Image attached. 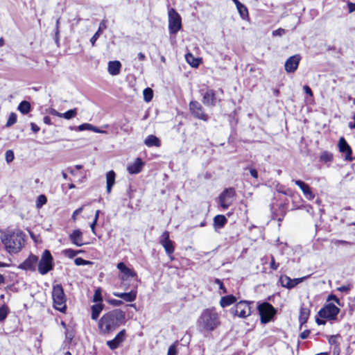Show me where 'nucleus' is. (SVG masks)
Returning <instances> with one entry per match:
<instances>
[{"mask_svg": "<svg viewBox=\"0 0 355 355\" xmlns=\"http://www.w3.org/2000/svg\"><path fill=\"white\" fill-rule=\"evenodd\" d=\"M37 262V257L35 255L31 254L19 266V268L25 270H34Z\"/></svg>", "mask_w": 355, "mask_h": 355, "instance_id": "nucleus-16", "label": "nucleus"}, {"mask_svg": "<svg viewBox=\"0 0 355 355\" xmlns=\"http://www.w3.org/2000/svg\"><path fill=\"white\" fill-rule=\"evenodd\" d=\"M181 17L175 9L168 11V28L171 33L175 34L181 28Z\"/></svg>", "mask_w": 355, "mask_h": 355, "instance_id": "nucleus-8", "label": "nucleus"}, {"mask_svg": "<svg viewBox=\"0 0 355 355\" xmlns=\"http://www.w3.org/2000/svg\"><path fill=\"white\" fill-rule=\"evenodd\" d=\"M295 184L300 188L304 195L308 200H311L314 198L315 195L313 193L311 188L307 184L302 180H295Z\"/></svg>", "mask_w": 355, "mask_h": 355, "instance_id": "nucleus-18", "label": "nucleus"}, {"mask_svg": "<svg viewBox=\"0 0 355 355\" xmlns=\"http://www.w3.org/2000/svg\"><path fill=\"white\" fill-rule=\"evenodd\" d=\"M236 8H237L241 17L243 19H245L248 16V11L246 6H245L241 3H240L239 5L236 6Z\"/></svg>", "mask_w": 355, "mask_h": 355, "instance_id": "nucleus-35", "label": "nucleus"}, {"mask_svg": "<svg viewBox=\"0 0 355 355\" xmlns=\"http://www.w3.org/2000/svg\"><path fill=\"white\" fill-rule=\"evenodd\" d=\"M117 268L123 274L121 279L123 280L128 279L129 277H137V274L132 269L128 268L123 262L117 264Z\"/></svg>", "mask_w": 355, "mask_h": 355, "instance_id": "nucleus-17", "label": "nucleus"}, {"mask_svg": "<svg viewBox=\"0 0 355 355\" xmlns=\"http://www.w3.org/2000/svg\"><path fill=\"white\" fill-rule=\"evenodd\" d=\"M31 130L34 132H37L39 130H40V128L39 126H37L35 123H31Z\"/></svg>", "mask_w": 355, "mask_h": 355, "instance_id": "nucleus-61", "label": "nucleus"}, {"mask_svg": "<svg viewBox=\"0 0 355 355\" xmlns=\"http://www.w3.org/2000/svg\"><path fill=\"white\" fill-rule=\"evenodd\" d=\"M234 196L235 191L233 188L225 189L219 196V205L223 209H227L232 204Z\"/></svg>", "mask_w": 355, "mask_h": 355, "instance_id": "nucleus-10", "label": "nucleus"}, {"mask_svg": "<svg viewBox=\"0 0 355 355\" xmlns=\"http://www.w3.org/2000/svg\"><path fill=\"white\" fill-rule=\"evenodd\" d=\"M250 173L251 175H252L253 178H256V179L258 178V172L257 171V170H256V169H254V168H251V169L250 170Z\"/></svg>", "mask_w": 355, "mask_h": 355, "instance_id": "nucleus-62", "label": "nucleus"}, {"mask_svg": "<svg viewBox=\"0 0 355 355\" xmlns=\"http://www.w3.org/2000/svg\"><path fill=\"white\" fill-rule=\"evenodd\" d=\"M17 114L14 112H12L8 117V119L6 123V126L10 127L15 124L17 122Z\"/></svg>", "mask_w": 355, "mask_h": 355, "instance_id": "nucleus-42", "label": "nucleus"}, {"mask_svg": "<svg viewBox=\"0 0 355 355\" xmlns=\"http://www.w3.org/2000/svg\"><path fill=\"white\" fill-rule=\"evenodd\" d=\"M76 129L79 131L91 130V131H93V132H97V133H102V134L107 133L106 131L102 130L99 129L98 128L94 126L93 125H92L90 123H83V124L80 125L79 126H78L76 128Z\"/></svg>", "mask_w": 355, "mask_h": 355, "instance_id": "nucleus-26", "label": "nucleus"}, {"mask_svg": "<svg viewBox=\"0 0 355 355\" xmlns=\"http://www.w3.org/2000/svg\"><path fill=\"white\" fill-rule=\"evenodd\" d=\"M300 61V55H295L290 57L288 59L286 60L284 64L286 71L288 73L294 72L297 69Z\"/></svg>", "mask_w": 355, "mask_h": 355, "instance_id": "nucleus-15", "label": "nucleus"}, {"mask_svg": "<svg viewBox=\"0 0 355 355\" xmlns=\"http://www.w3.org/2000/svg\"><path fill=\"white\" fill-rule=\"evenodd\" d=\"M334 243L336 245H351L352 243L344 240H336Z\"/></svg>", "mask_w": 355, "mask_h": 355, "instance_id": "nucleus-51", "label": "nucleus"}, {"mask_svg": "<svg viewBox=\"0 0 355 355\" xmlns=\"http://www.w3.org/2000/svg\"><path fill=\"white\" fill-rule=\"evenodd\" d=\"M76 266H85L91 264L89 261L85 260L80 257L76 258L74 261Z\"/></svg>", "mask_w": 355, "mask_h": 355, "instance_id": "nucleus-46", "label": "nucleus"}, {"mask_svg": "<svg viewBox=\"0 0 355 355\" xmlns=\"http://www.w3.org/2000/svg\"><path fill=\"white\" fill-rule=\"evenodd\" d=\"M1 241L9 253H17L22 248L24 239L21 232H10L3 236Z\"/></svg>", "mask_w": 355, "mask_h": 355, "instance_id": "nucleus-3", "label": "nucleus"}, {"mask_svg": "<svg viewBox=\"0 0 355 355\" xmlns=\"http://www.w3.org/2000/svg\"><path fill=\"white\" fill-rule=\"evenodd\" d=\"M338 147L340 151L346 155L347 159L351 156L352 149L343 137L339 139Z\"/></svg>", "mask_w": 355, "mask_h": 355, "instance_id": "nucleus-24", "label": "nucleus"}, {"mask_svg": "<svg viewBox=\"0 0 355 355\" xmlns=\"http://www.w3.org/2000/svg\"><path fill=\"white\" fill-rule=\"evenodd\" d=\"M52 297L55 309L60 312H64L67 309L66 297L61 285L57 284L53 286Z\"/></svg>", "mask_w": 355, "mask_h": 355, "instance_id": "nucleus-4", "label": "nucleus"}, {"mask_svg": "<svg viewBox=\"0 0 355 355\" xmlns=\"http://www.w3.org/2000/svg\"><path fill=\"white\" fill-rule=\"evenodd\" d=\"M339 312L340 309L338 307L331 303H329L319 311L318 315L322 318L335 320Z\"/></svg>", "mask_w": 355, "mask_h": 355, "instance_id": "nucleus-9", "label": "nucleus"}, {"mask_svg": "<svg viewBox=\"0 0 355 355\" xmlns=\"http://www.w3.org/2000/svg\"><path fill=\"white\" fill-rule=\"evenodd\" d=\"M144 163L140 158H137L135 162L128 166L127 170L130 174H137L142 170Z\"/></svg>", "mask_w": 355, "mask_h": 355, "instance_id": "nucleus-20", "label": "nucleus"}, {"mask_svg": "<svg viewBox=\"0 0 355 355\" xmlns=\"http://www.w3.org/2000/svg\"><path fill=\"white\" fill-rule=\"evenodd\" d=\"M80 251H76L71 249H68L64 251V253L66 255H67L69 257L72 258L75 256H76Z\"/></svg>", "mask_w": 355, "mask_h": 355, "instance_id": "nucleus-47", "label": "nucleus"}, {"mask_svg": "<svg viewBox=\"0 0 355 355\" xmlns=\"http://www.w3.org/2000/svg\"><path fill=\"white\" fill-rule=\"evenodd\" d=\"M220 324V315L214 307L204 309L197 320V327L200 332H211Z\"/></svg>", "mask_w": 355, "mask_h": 355, "instance_id": "nucleus-2", "label": "nucleus"}, {"mask_svg": "<svg viewBox=\"0 0 355 355\" xmlns=\"http://www.w3.org/2000/svg\"><path fill=\"white\" fill-rule=\"evenodd\" d=\"M310 315V310L304 306H301L299 315V321L301 325L306 322Z\"/></svg>", "mask_w": 355, "mask_h": 355, "instance_id": "nucleus-31", "label": "nucleus"}, {"mask_svg": "<svg viewBox=\"0 0 355 355\" xmlns=\"http://www.w3.org/2000/svg\"><path fill=\"white\" fill-rule=\"evenodd\" d=\"M251 302L248 301H240L230 310L231 313L239 318H245L251 314Z\"/></svg>", "mask_w": 355, "mask_h": 355, "instance_id": "nucleus-6", "label": "nucleus"}, {"mask_svg": "<svg viewBox=\"0 0 355 355\" xmlns=\"http://www.w3.org/2000/svg\"><path fill=\"white\" fill-rule=\"evenodd\" d=\"M189 110L191 114L195 118L202 120L204 121H207L208 120V115L205 113L203 107L198 101H191L189 103Z\"/></svg>", "mask_w": 355, "mask_h": 355, "instance_id": "nucleus-11", "label": "nucleus"}, {"mask_svg": "<svg viewBox=\"0 0 355 355\" xmlns=\"http://www.w3.org/2000/svg\"><path fill=\"white\" fill-rule=\"evenodd\" d=\"M125 313L121 309H114L105 313L98 322L99 332L108 334L125 322Z\"/></svg>", "mask_w": 355, "mask_h": 355, "instance_id": "nucleus-1", "label": "nucleus"}, {"mask_svg": "<svg viewBox=\"0 0 355 355\" xmlns=\"http://www.w3.org/2000/svg\"><path fill=\"white\" fill-rule=\"evenodd\" d=\"M104 308V305L102 303H98L94 305H92L91 307L92 309V315L91 318L94 320H96L99 317L100 313L103 311Z\"/></svg>", "mask_w": 355, "mask_h": 355, "instance_id": "nucleus-27", "label": "nucleus"}, {"mask_svg": "<svg viewBox=\"0 0 355 355\" xmlns=\"http://www.w3.org/2000/svg\"><path fill=\"white\" fill-rule=\"evenodd\" d=\"M15 158L14 153L12 150H8L5 153V159L7 163H10Z\"/></svg>", "mask_w": 355, "mask_h": 355, "instance_id": "nucleus-43", "label": "nucleus"}, {"mask_svg": "<svg viewBox=\"0 0 355 355\" xmlns=\"http://www.w3.org/2000/svg\"><path fill=\"white\" fill-rule=\"evenodd\" d=\"M334 300L338 304H340V300L337 298V297L334 295H330L328 296L327 301Z\"/></svg>", "mask_w": 355, "mask_h": 355, "instance_id": "nucleus-56", "label": "nucleus"}, {"mask_svg": "<svg viewBox=\"0 0 355 355\" xmlns=\"http://www.w3.org/2000/svg\"><path fill=\"white\" fill-rule=\"evenodd\" d=\"M47 199L44 195H40L37 199L36 206L38 208L42 207L44 204L46 203Z\"/></svg>", "mask_w": 355, "mask_h": 355, "instance_id": "nucleus-41", "label": "nucleus"}, {"mask_svg": "<svg viewBox=\"0 0 355 355\" xmlns=\"http://www.w3.org/2000/svg\"><path fill=\"white\" fill-rule=\"evenodd\" d=\"M214 283L218 286L219 289L223 291V293H227V289L224 286L223 282L219 279H215Z\"/></svg>", "mask_w": 355, "mask_h": 355, "instance_id": "nucleus-48", "label": "nucleus"}, {"mask_svg": "<svg viewBox=\"0 0 355 355\" xmlns=\"http://www.w3.org/2000/svg\"><path fill=\"white\" fill-rule=\"evenodd\" d=\"M69 238L71 242L77 246H82L83 242V234L80 230H76L70 234Z\"/></svg>", "mask_w": 355, "mask_h": 355, "instance_id": "nucleus-22", "label": "nucleus"}, {"mask_svg": "<svg viewBox=\"0 0 355 355\" xmlns=\"http://www.w3.org/2000/svg\"><path fill=\"white\" fill-rule=\"evenodd\" d=\"M77 114V109L74 108L62 114V118L65 119H71L75 117Z\"/></svg>", "mask_w": 355, "mask_h": 355, "instance_id": "nucleus-37", "label": "nucleus"}, {"mask_svg": "<svg viewBox=\"0 0 355 355\" xmlns=\"http://www.w3.org/2000/svg\"><path fill=\"white\" fill-rule=\"evenodd\" d=\"M304 90L306 94L309 95L310 96H313V92L309 86H307V85L304 86Z\"/></svg>", "mask_w": 355, "mask_h": 355, "instance_id": "nucleus-59", "label": "nucleus"}, {"mask_svg": "<svg viewBox=\"0 0 355 355\" xmlns=\"http://www.w3.org/2000/svg\"><path fill=\"white\" fill-rule=\"evenodd\" d=\"M96 223H97V221L94 220V221L90 225L91 230L94 234H96L95 227H96Z\"/></svg>", "mask_w": 355, "mask_h": 355, "instance_id": "nucleus-63", "label": "nucleus"}, {"mask_svg": "<svg viewBox=\"0 0 355 355\" xmlns=\"http://www.w3.org/2000/svg\"><path fill=\"white\" fill-rule=\"evenodd\" d=\"M310 331L309 330H305L300 334V338L302 339H306L309 336Z\"/></svg>", "mask_w": 355, "mask_h": 355, "instance_id": "nucleus-57", "label": "nucleus"}, {"mask_svg": "<svg viewBox=\"0 0 355 355\" xmlns=\"http://www.w3.org/2000/svg\"><path fill=\"white\" fill-rule=\"evenodd\" d=\"M50 114H51V115L56 116H58V117L62 118V113H60V112H58L57 110H54V109H53V110H51L50 111Z\"/></svg>", "mask_w": 355, "mask_h": 355, "instance_id": "nucleus-60", "label": "nucleus"}, {"mask_svg": "<svg viewBox=\"0 0 355 355\" xmlns=\"http://www.w3.org/2000/svg\"><path fill=\"white\" fill-rule=\"evenodd\" d=\"M347 7H348L349 12H352L355 11V3L349 2L347 3Z\"/></svg>", "mask_w": 355, "mask_h": 355, "instance_id": "nucleus-58", "label": "nucleus"}, {"mask_svg": "<svg viewBox=\"0 0 355 355\" xmlns=\"http://www.w3.org/2000/svg\"><path fill=\"white\" fill-rule=\"evenodd\" d=\"M83 207H80V208H78V209H76V210L73 211V214H72V216H71L72 220H73V221H76L77 216H78V214H80L83 211Z\"/></svg>", "mask_w": 355, "mask_h": 355, "instance_id": "nucleus-50", "label": "nucleus"}, {"mask_svg": "<svg viewBox=\"0 0 355 355\" xmlns=\"http://www.w3.org/2000/svg\"><path fill=\"white\" fill-rule=\"evenodd\" d=\"M261 322L263 324L270 321L275 313L274 307L269 303L264 302L258 306Z\"/></svg>", "mask_w": 355, "mask_h": 355, "instance_id": "nucleus-7", "label": "nucleus"}, {"mask_svg": "<svg viewBox=\"0 0 355 355\" xmlns=\"http://www.w3.org/2000/svg\"><path fill=\"white\" fill-rule=\"evenodd\" d=\"M93 301L94 302H96L97 304L98 303H102V301H103V298H102V296H101V288H97L95 292H94V297H93Z\"/></svg>", "mask_w": 355, "mask_h": 355, "instance_id": "nucleus-39", "label": "nucleus"}, {"mask_svg": "<svg viewBox=\"0 0 355 355\" xmlns=\"http://www.w3.org/2000/svg\"><path fill=\"white\" fill-rule=\"evenodd\" d=\"M285 33V30L283 28H278L272 32L274 36H282Z\"/></svg>", "mask_w": 355, "mask_h": 355, "instance_id": "nucleus-52", "label": "nucleus"}, {"mask_svg": "<svg viewBox=\"0 0 355 355\" xmlns=\"http://www.w3.org/2000/svg\"><path fill=\"white\" fill-rule=\"evenodd\" d=\"M125 336L126 331L125 329H123L116 334L114 339L107 340L106 344L110 349L114 350L125 340Z\"/></svg>", "mask_w": 355, "mask_h": 355, "instance_id": "nucleus-14", "label": "nucleus"}, {"mask_svg": "<svg viewBox=\"0 0 355 355\" xmlns=\"http://www.w3.org/2000/svg\"><path fill=\"white\" fill-rule=\"evenodd\" d=\"M167 355H178V349H177L176 343L171 345L168 347Z\"/></svg>", "mask_w": 355, "mask_h": 355, "instance_id": "nucleus-44", "label": "nucleus"}, {"mask_svg": "<svg viewBox=\"0 0 355 355\" xmlns=\"http://www.w3.org/2000/svg\"><path fill=\"white\" fill-rule=\"evenodd\" d=\"M53 269V257L47 250L42 253L38 263V271L41 275H46Z\"/></svg>", "mask_w": 355, "mask_h": 355, "instance_id": "nucleus-5", "label": "nucleus"}, {"mask_svg": "<svg viewBox=\"0 0 355 355\" xmlns=\"http://www.w3.org/2000/svg\"><path fill=\"white\" fill-rule=\"evenodd\" d=\"M106 28H107V26L105 24V21L103 20L100 23L99 28H98V31L96 32V33L92 36V37L90 40V42H91V44L92 46L95 45V42L97 40V39L99 37V36L101 35L103 30L105 29Z\"/></svg>", "mask_w": 355, "mask_h": 355, "instance_id": "nucleus-32", "label": "nucleus"}, {"mask_svg": "<svg viewBox=\"0 0 355 355\" xmlns=\"http://www.w3.org/2000/svg\"><path fill=\"white\" fill-rule=\"evenodd\" d=\"M121 64L119 61H110L108 62L107 71L112 76H116L120 73Z\"/></svg>", "mask_w": 355, "mask_h": 355, "instance_id": "nucleus-23", "label": "nucleus"}, {"mask_svg": "<svg viewBox=\"0 0 355 355\" xmlns=\"http://www.w3.org/2000/svg\"><path fill=\"white\" fill-rule=\"evenodd\" d=\"M352 289V286L350 284L338 287L337 290L342 293H347Z\"/></svg>", "mask_w": 355, "mask_h": 355, "instance_id": "nucleus-49", "label": "nucleus"}, {"mask_svg": "<svg viewBox=\"0 0 355 355\" xmlns=\"http://www.w3.org/2000/svg\"><path fill=\"white\" fill-rule=\"evenodd\" d=\"M18 110L24 114H28L31 110V104L26 101H21L19 106Z\"/></svg>", "mask_w": 355, "mask_h": 355, "instance_id": "nucleus-33", "label": "nucleus"}, {"mask_svg": "<svg viewBox=\"0 0 355 355\" xmlns=\"http://www.w3.org/2000/svg\"><path fill=\"white\" fill-rule=\"evenodd\" d=\"M187 62L192 67H197L199 65V59L194 58V56L189 53L185 55Z\"/></svg>", "mask_w": 355, "mask_h": 355, "instance_id": "nucleus-34", "label": "nucleus"}, {"mask_svg": "<svg viewBox=\"0 0 355 355\" xmlns=\"http://www.w3.org/2000/svg\"><path fill=\"white\" fill-rule=\"evenodd\" d=\"M320 158L321 161L324 162H331L332 160V155L327 151H324L321 154Z\"/></svg>", "mask_w": 355, "mask_h": 355, "instance_id": "nucleus-40", "label": "nucleus"}, {"mask_svg": "<svg viewBox=\"0 0 355 355\" xmlns=\"http://www.w3.org/2000/svg\"><path fill=\"white\" fill-rule=\"evenodd\" d=\"M309 276H305L301 278L291 279L286 275H282L279 277V282L281 284L282 286L288 289H291L295 287L297 284L302 283Z\"/></svg>", "mask_w": 355, "mask_h": 355, "instance_id": "nucleus-12", "label": "nucleus"}, {"mask_svg": "<svg viewBox=\"0 0 355 355\" xmlns=\"http://www.w3.org/2000/svg\"><path fill=\"white\" fill-rule=\"evenodd\" d=\"M59 24H60V18H58L57 20H56V27H55V42L58 43V40H59V38H58V35H59Z\"/></svg>", "mask_w": 355, "mask_h": 355, "instance_id": "nucleus-53", "label": "nucleus"}, {"mask_svg": "<svg viewBox=\"0 0 355 355\" xmlns=\"http://www.w3.org/2000/svg\"><path fill=\"white\" fill-rule=\"evenodd\" d=\"M144 144L148 147H153V146L159 147L161 146L160 140L157 137H155V135H153L147 137V138L144 141Z\"/></svg>", "mask_w": 355, "mask_h": 355, "instance_id": "nucleus-28", "label": "nucleus"}, {"mask_svg": "<svg viewBox=\"0 0 355 355\" xmlns=\"http://www.w3.org/2000/svg\"><path fill=\"white\" fill-rule=\"evenodd\" d=\"M278 267H279V264L275 263V259L272 256L271 257V262H270V268L272 270H276L278 268Z\"/></svg>", "mask_w": 355, "mask_h": 355, "instance_id": "nucleus-54", "label": "nucleus"}, {"mask_svg": "<svg viewBox=\"0 0 355 355\" xmlns=\"http://www.w3.org/2000/svg\"><path fill=\"white\" fill-rule=\"evenodd\" d=\"M116 174L114 171H110L106 174V190L107 193H110L112 188L115 183Z\"/></svg>", "mask_w": 355, "mask_h": 355, "instance_id": "nucleus-25", "label": "nucleus"}, {"mask_svg": "<svg viewBox=\"0 0 355 355\" xmlns=\"http://www.w3.org/2000/svg\"><path fill=\"white\" fill-rule=\"evenodd\" d=\"M236 302V298L232 295H229L221 297L220 300V305L224 308L233 304Z\"/></svg>", "mask_w": 355, "mask_h": 355, "instance_id": "nucleus-30", "label": "nucleus"}, {"mask_svg": "<svg viewBox=\"0 0 355 355\" xmlns=\"http://www.w3.org/2000/svg\"><path fill=\"white\" fill-rule=\"evenodd\" d=\"M145 55L143 53H138V58L139 60H144L145 59Z\"/></svg>", "mask_w": 355, "mask_h": 355, "instance_id": "nucleus-64", "label": "nucleus"}, {"mask_svg": "<svg viewBox=\"0 0 355 355\" xmlns=\"http://www.w3.org/2000/svg\"><path fill=\"white\" fill-rule=\"evenodd\" d=\"M115 297H119L128 302H132L135 300L137 297V291H131L128 293H119L115 292L113 293Z\"/></svg>", "mask_w": 355, "mask_h": 355, "instance_id": "nucleus-21", "label": "nucleus"}, {"mask_svg": "<svg viewBox=\"0 0 355 355\" xmlns=\"http://www.w3.org/2000/svg\"><path fill=\"white\" fill-rule=\"evenodd\" d=\"M144 99L146 102H150L153 97V92L152 89L147 87L143 91Z\"/></svg>", "mask_w": 355, "mask_h": 355, "instance_id": "nucleus-36", "label": "nucleus"}, {"mask_svg": "<svg viewBox=\"0 0 355 355\" xmlns=\"http://www.w3.org/2000/svg\"><path fill=\"white\" fill-rule=\"evenodd\" d=\"M159 243L164 248L166 253L168 256H171L174 252L173 242L169 239V232L165 231L162 233L159 238Z\"/></svg>", "mask_w": 355, "mask_h": 355, "instance_id": "nucleus-13", "label": "nucleus"}, {"mask_svg": "<svg viewBox=\"0 0 355 355\" xmlns=\"http://www.w3.org/2000/svg\"><path fill=\"white\" fill-rule=\"evenodd\" d=\"M8 312V307L6 305L3 304L0 306V322L3 321L6 318Z\"/></svg>", "mask_w": 355, "mask_h": 355, "instance_id": "nucleus-38", "label": "nucleus"}, {"mask_svg": "<svg viewBox=\"0 0 355 355\" xmlns=\"http://www.w3.org/2000/svg\"><path fill=\"white\" fill-rule=\"evenodd\" d=\"M216 102L215 92L213 89H208L204 94L202 103L207 106H214Z\"/></svg>", "mask_w": 355, "mask_h": 355, "instance_id": "nucleus-19", "label": "nucleus"}, {"mask_svg": "<svg viewBox=\"0 0 355 355\" xmlns=\"http://www.w3.org/2000/svg\"><path fill=\"white\" fill-rule=\"evenodd\" d=\"M227 220L223 215H217L214 218V226L216 230L218 228H222L227 223Z\"/></svg>", "mask_w": 355, "mask_h": 355, "instance_id": "nucleus-29", "label": "nucleus"}, {"mask_svg": "<svg viewBox=\"0 0 355 355\" xmlns=\"http://www.w3.org/2000/svg\"><path fill=\"white\" fill-rule=\"evenodd\" d=\"M110 304L114 305V306H121L123 304V301L121 300H112L110 301Z\"/></svg>", "mask_w": 355, "mask_h": 355, "instance_id": "nucleus-55", "label": "nucleus"}, {"mask_svg": "<svg viewBox=\"0 0 355 355\" xmlns=\"http://www.w3.org/2000/svg\"><path fill=\"white\" fill-rule=\"evenodd\" d=\"M340 335H332L329 338V343L330 345H338V339L340 338Z\"/></svg>", "mask_w": 355, "mask_h": 355, "instance_id": "nucleus-45", "label": "nucleus"}]
</instances>
